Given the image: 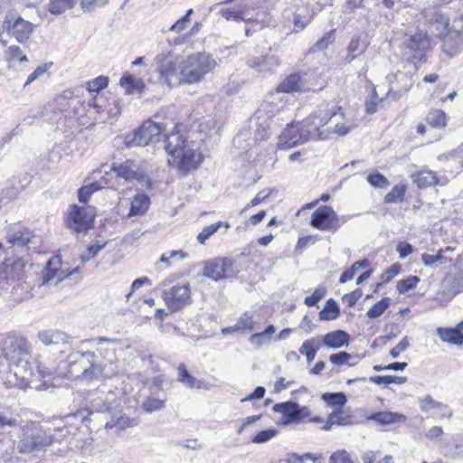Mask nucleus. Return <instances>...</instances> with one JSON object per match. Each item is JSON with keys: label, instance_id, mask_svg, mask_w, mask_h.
<instances>
[{"label": "nucleus", "instance_id": "1", "mask_svg": "<svg viewBox=\"0 0 463 463\" xmlns=\"http://www.w3.org/2000/svg\"><path fill=\"white\" fill-rule=\"evenodd\" d=\"M165 127L162 123H156L150 119L145 121L138 128L128 134L124 138L127 147L156 145L164 137V148L168 154V163L183 174L195 170L202 162V156L194 149L183 135L172 133L169 136L163 134Z\"/></svg>", "mask_w": 463, "mask_h": 463}, {"label": "nucleus", "instance_id": "2", "mask_svg": "<svg viewBox=\"0 0 463 463\" xmlns=\"http://www.w3.org/2000/svg\"><path fill=\"white\" fill-rule=\"evenodd\" d=\"M25 343L21 344V347L13 354V365L10 373L5 377L7 388L14 386L25 390L27 388L43 390L47 388L46 378H50V371L48 369H41L38 367L34 372L30 364V354L26 351Z\"/></svg>", "mask_w": 463, "mask_h": 463}, {"label": "nucleus", "instance_id": "3", "mask_svg": "<svg viewBox=\"0 0 463 463\" xmlns=\"http://www.w3.org/2000/svg\"><path fill=\"white\" fill-rule=\"evenodd\" d=\"M422 14L431 33L441 38L443 51L448 55L454 56L462 51L463 36L458 31L449 29V19L446 14L436 9H428Z\"/></svg>", "mask_w": 463, "mask_h": 463}, {"label": "nucleus", "instance_id": "4", "mask_svg": "<svg viewBox=\"0 0 463 463\" xmlns=\"http://www.w3.org/2000/svg\"><path fill=\"white\" fill-rule=\"evenodd\" d=\"M68 373L73 379L100 380L105 376V364L94 352H76L68 357Z\"/></svg>", "mask_w": 463, "mask_h": 463}, {"label": "nucleus", "instance_id": "5", "mask_svg": "<svg viewBox=\"0 0 463 463\" xmlns=\"http://www.w3.org/2000/svg\"><path fill=\"white\" fill-rule=\"evenodd\" d=\"M215 66V60L209 54L199 52L190 55L182 62L180 82L197 83Z\"/></svg>", "mask_w": 463, "mask_h": 463}, {"label": "nucleus", "instance_id": "6", "mask_svg": "<svg viewBox=\"0 0 463 463\" xmlns=\"http://www.w3.org/2000/svg\"><path fill=\"white\" fill-rule=\"evenodd\" d=\"M430 44V38L427 33L420 32L415 34H405L400 46L402 54L407 57L409 61L416 64L425 57Z\"/></svg>", "mask_w": 463, "mask_h": 463}, {"label": "nucleus", "instance_id": "7", "mask_svg": "<svg viewBox=\"0 0 463 463\" xmlns=\"http://www.w3.org/2000/svg\"><path fill=\"white\" fill-rule=\"evenodd\" d=\"M86 400L89 403L87 405L89 414L101 412L105 415L110 409H114L119 403L116 392L108 390L106 385H101L98 389L89 392Z\"/></svg>", "mask_w": 463, "mask_h": 463}, {"label": "nucleus", "instance_id": "8", "mask_svg": "<svg viewBox=\"0 0 463 463\" xmlns=\"http://www.w3.org/2000/svg\"><path fill=\"white\" fill-rule=\"evenodd\" d=\"M94 222V213L91 210L79 205H72L66 218V225L74 233L87 232Z\"/></svg>", "mask_w": 463, "mask_h": 463}, {"label": "nucleus", "instance_id": "9", "mask_svg": "<svg viewBox=\"0 0 463 463\" xmlns=\"http://www.w3.org/2000/svg\"><path fill=\"white\" fill-rule=\"evenodd\" d=\"M21 344H24V340L16 336H8L4 340L3 346L0 348V383L5 385V377L10 373L13 365V354L17 352L21 347Z\"/></svg>", "mask_w": 463, "mask_h": 463}, {"label": "nucleus", "instance_id": "10", "mask_svg": "<svg viewBox=\"0 0 463 463\" xmlns=\"http://www.w3.org/2000/svg\"><path fill=\"white\" fill-rule=\"evenodd\" d=\"M310 129L304 124L288 125L279 137V147L288 149L307 143L309 140Z\"/></svg>", "mask_w": 463, "mask_h": 463}, {"label": "nucleus", "instance_id": "11", "mask_svg": "<svg viewBox=\"0 0 463 463\" xmlns=\"http://www.w3.org/2000/svg\"><path fill=\"white\" fill-rule=\"evenodd\" d=\"M310 225L317 230L326 232H336L341 226L338 215L328 205L319 206L313 212Z\"/></svg>", "mask_w": 463, "mask_h": 463}, {"label": "nucleus", "instance_id": "12", "mask_svg": "<svg viewBox=\"0 0 463 463\" xmlns=\"http://www.w3.org/2000/svg\"><path fill=\"white\" fill-rule=\"evenodd\" d=\"M162 298L166 307L176 312L191 302V290L188 285H175L169 289H165Z\"/></svg>", "mask_w": 463, "mask_h": 463}, {"label": "nucleus", "instance_id": "13", "mask_svg": "<svg viewBox=\"0 0 463 463\" xmlns=\"http://www.w3.org/2000/svg\"><path fill=\"white\" fill-rule=\"evenodd\" d=\"M232 261L228 258H215L203 262V276L214 281L229 279L234 273Z\"/></svg>", "mask_w": 463, "mask_h": 463}, {"label": "nucleus", "instance_id": "14", "mask_svg": "<svg viewBox=\"0 0 463 463\" xmlns=\"http://www.w3.org/2000/svg\"><path fill=\"white\" fill-rule=\"evenodd\" d=\"M90 346H97L96 351L98 359L105 364H111L116 359V350L120 345V340L117 338H107L103 336L96 337L86 341Z\"/></svg>", "mask_w": 463, "mask_h": 463}, {"label": "nucleus", "instance_id": "15", "mask_svg": "<svg viewBox=\"0 0 463 463\" xmlns=\"http://www.w3.org/2000/svg\"><path fill=\"white\" fill-rule=\"evenodd\" d=\"M33 237L29 230L8 232L5 237L7 246L5 249L6 257L14 256L16 252L27 253L28 244L32 242Z\"/></svg>", "mask_w": 463, "mask_h": 463}, {"label": "nucleus", "instance_id": "16", "mask_svg": "<svg viewBox=\"0 0 463 463\" xmlns=\"http://www.w3.org/2000/svg\"><path fill=\"white\" fill-rule=\"evenodd\" d=\"M52 443V436L44 431L26 434L18 442L17 449L22 454L40 451Z\"/></svg>", "mask_w": 463, "mask_h": 463}, {"label": "nucleus", "instance_id": "17", "mask_svg": "<svg viewBox=\"0 0 463 463\" xmlns=\"http://www.w3.org/2000/svg\"><path fill=\"white\" fill-rule=\"evenodd\" d=\"M3 27L9 35L22 44L28 42L33 31V24L22 17H17L14 20L6 18Z\"/></svg>", "mask_w": 463, "mask_h": 463}, {"label": "nucleus", "instance_id": "18", "mask_svg": "<svg viewBox=\"0 0 463 463\" xmlns=\"http://www.w3.org/2000/svg\"><path fill=\"white\" fill-rule=\"evenodd\" d=\"M61 259L59 257L52 258L43 271V284L44 287L57 286L60 282L65 279L71 278L74 273L79 272V269L75 268L69 273H65L60 269Z\"/></svg>", "mask_w": 463, "mask_h": 463}, {"label": "nucleus", "instance_id": "19", "mask_svg": "<svg viewBox=\"0 0 463 463\" xmlns=\"http://www.w3.org/2000/svg\"><path fill=\"white\" fill-rule=\"evenodd\" d=\"M273 411L282 414V424L298 422L308 415V409L307 407H300L295 402L276 403L273 406Z\"/></svg>", "mask_w": 463, "mask_h": 463}, {"label": "nucleus", "instance_id": "20", "mask_svg": "<svg viewBox=\"0 0 463 463\" xmlns=\"http://www.w3.org/2000/svg\"><path fill=\"white\" fill-rule=\"evenodd\" d=\"M105 428L116 429L117 431L126 430L137 425L135 420H131L122 413L120 403H118L114 409H110L105 415Z\"/></svg>", "mask_w": 463, "mask_h": 463}, {"label": "nucleus", "instance_id": "21", "mask_svg": "<svg viewBox=\"0 0 463 463\" xmlns=\"http://www.w3.org/2000/svg\"><path fill=\"white\" fill-rule=\"evenodd\" d=\"M247 65L259 73H266L274 71L280 64L277 55L264 54L260 56H251L247 60Z\"/></svg>", "mask_w": 463, "mask_h": 463}, {"label": "nucleus", "instance_id": "22", "mask_svg": "<svg viewBox=\"0 0 463 463\" xmlns=\"http://www.w3.org/2000/svg\"><path fill=\"white\" fill-rule=\"evenodd\" d=\"M157 64V71L160 78L167 84L171 83V80L176 71V58L171 54H158L156 58Z\"/></svg>", "mask_w": 463, "mask_h": 463}, {"label": "nucleus", "instance_id": "23", "mask_svg": "<svg viewBox=\"0 0 463 463\" xmlns=\"http://www.w3.org/2000/svg\"><path fill=\"white\" fill-rule=\"evenodd\" d=\"M113 169L117 173V175L127 181L137 180L141 184L148 181L146 173L132 161L128 160Z\"/></svg>", "mask_w": 463, "mask_h": 463}, {"label": "nucleus", "instance_id": "24", "mask_svg": "<svg viewBox=\"0 0 463 463\" xmlns=\"http://www.w3.org/2000/svg\"><path fill=\"white\" fill-rule=\"evenodd\" d=\"M255 118L259 128H262L263 131L271 129L273 124L276 125L279 121L274 107L269 104L262 105L256 111Z\"/></svg>", "mask_w": 463, "mask_h": 463}, {"label": "nucleus", "instance_id": "25", "mask_svg": "<svg viewBox=\"0 0 463 463\" xmlns=\"http://www.w3.org/2000/svg\"><path fill=\"white\" fill-rule=\"evenodd\" d=\"M322 346H326L329 349H338L343 346H347L350 341V335L344 330L331 331L325 335H318Z\"/></svg>", "mask_w": 463, "mask_h": 463}, {"label": "nucleus", "instance_id": "26", "mask_svg": "<svg viewBox=\"0 0 463 463\" xmlns=\"http://www.w3.org/2000/svg\"><path fill=\"white\" fill-rule=\"evenodd\" d=\"M314 11L311 10L308 5H298L293 13V31L298 33L302 31L314 17Z\"/></svg>", "mask_w": 463, "mask_h": 463}, {"label": "nucleus", "instance_id": "27", "mask_svg": "<svg viewBox=\"0 0 463 463\" xmlns=\"http://www.w3.org/2000/svg\"><path fill=\"white\" fill-rule=\"evenodd\" d=\"M307 84L299 74L294 73L288 76L276 89L278 92L289 93L294 91H305Z\"/></svg>", "mask_w": 463, "mask_h": 463}, {"label": "nucleus", "instance_id": "28", "mask_svg": "<svg viewBox=\"0 0 463 463\" xmlns=\"http://www.w3.org/2000/svg\"><path fill=\"white\" fill-rule=\"evenodd\" d=\"M22 187L17 184V179L13 177L0 185V208L13 201L21 192Z\"/></svg>", "mask_w": 463, "mask_h": 463}, {"label": "nucleus", "instance_id": "29", "mask_svg": "<svg viewBox=\"0 0 463 463\" xmlns=\"http://www.w3.org/2000/svg\"><path fill=\"white\" fill-rule=\"evenodd\" d=\"M150 198L146 194H137L133 196L128 217L142 216L149 209Z\"/></svg>", "mask_w": 463, "mask_h": 463}, {"label": "nucleus", "instance_id": "30", "mask_svg": "<svg viewBox=\"0 0 463 463\" xmlns=\"http://www.w3.org/2000/svg\"><path fill=\"white\" fill-rule=\"evenodd\" d=\"M367 420H373L381 425L403 422L406 417L403 414L391 411H379L371 414Z\"/></svg>", "mask_w": 463, "mask_h": 463}, {"label": "nucleus", "instance_id": "31", "mask_svg": "<svg viewBox=\"0 0 463 463\" xmlns=\"http://www.w3.org/2000/svg\"><path fill=\"white\" fill-rule=\"evenodd\" d=\"M420 409L422 411H429L433 409L440 411V418H450L452 415L451 411L447 405L435 401L430 395H427L420 400Z\"/></svg>", "mask_w": 463, "mask_h": 463}, {"label": "nucleus", "instance_id": "32", "mask_svg": "<svg viewBox=\"0 0 463 463\" xmlns=\"http://www.w3.org/2000/svg\"><path fill=\"white\" fill-rule=\"evenodd\" d=\"M322 347V344L320 341V337L315 336L309 339H307L303 342L301 346L299 347V353L302 355H305L307 358V364H310L316 357L317 351Z\"/></svg>", "mask_w": 463, "mask_h": 463}, {"label": "nucleus", "instance_id": "33", "mask_svg": "<svg viewBox=\"0 0 463 463\" xmlns=\"http://www.w3.org/2000/svg\"><path fill=\"white\" fill-rule=\"evenodd\" d=\"M11 260L9 257L6 259V265L10 266L11 272L17 279H22L27 270V268H31L32 265L30 263V260L27 255L22 254L21 257H18L14 261L10 262Z\"/></svg>", "mask_w": 463, "mask_h": 463}, {"label": "nucleus", "instance_id": "34", "mask_svg": "<svg viewBox=\"0 0 463 463\" xmlns=\"http://www.w3.org/2000/svg\"><path fill=\"white\" fill-rule=\"evenodd\" d=\"M119 83L128 94L138 93L144 88V82L140 79H137L129 73L124 74L121 77Z\"/></svg>", "mask_w": 463, "mask_h": 463}, {"label": "nucleus", "instance_id": "35", "mask_svg": "<svg viewBox=\"0 0 463 463\" xmlns=\"http://www.w3.org/2000/svg\"><path fill=\"white\" fill-rule=\"evenodd\" d=\"M438 335L443 342L452 345L463 344V333L457 327L455 328H438Z\"/></svg>", "mask_w": 463, "mask_h": 463}, {"label": "nucleus", "instance_id": "36", "mask_svg": "<svg viewBox=\"0 0 463 463\" xmlns=\"http://www.w3.org/2000/svg\"><path fill=\"white\" fill-rule=\"evenodd\" d=\"M419 188H427L439 184L436 173L430 170L420 171L414 180Z\"/></svg>", "mask_w": 463, "mask_h": 463}, {"label": "nucleus", "instance_id": "37", "mask_svg": "<svg viewBox=\"0 0 463 463\" xmlns=\"http://www.w3.org/2000/svg\"><path fill=\"white\" fill-rule=\"evenodd\" d=\"M177 370H178V376H177L178 382H180L181 383H183L184 385H185L186 387H189L191 389H193V388L199 389L202 387V383L200 381H198L197 379H195L194 376H192L188 373V371L184 364H179Z\"/></svg>", "mask_w": 463, "mask_h": 463}, {"label": "nucleus", "instance_id": "38", "mask_svg": "<svg viewBox=\"0 0 463 463\" xmlns=\"http://www.w3.org/2000/svg\"><path fill=\"white\" fill-rule=\"evenodd\" d=\"M339 313L340 309L336 302L333 298H330L326 302L324 308L319 312V318L326 321L334 320L339 316Z\"/></svg>", "mask_w": 463, "mask_h": 463}, {"label": "nucleus", "instance_id": "39", "mask_svg": "<svg viewBox=\"0 0 463 463\" xmlns=\"http://www.w3.org/2000/svg\"><path fill=\"white\" fill-rule=\"evenodd\" d=\"M274 332L275 326L273 325H269L265 331L251 335L249 341L256 346H261L262 345L269 342Z\"/></svg>", "mask_w": 463, "mask_h": 463}, {"label": "nucleus", "instance_id": "40", "mask_svg": "<svg viewBox=\"0 0 463 463\" xmlns=\"http://www.w3.org/2000/svg\"><path fill=\"white\" fill-rule=\"evenodd\" d=\"M330 128H327L326 129H321L320 127L316 128L317 135L318 139H325L329 133L333 132L335 134H338L340 136H345L349 133L351 130V127L346 126L345 123H335V128L333 130L329 129Z\"/></svg>", "mask_w": 463, "mask_h": 463}, {"label": "nucleus", "instance_id": "41", "mask_svg": "<svg viewBox=\"0 0 463 463\" xmlns=\"http://www.w3.org/2000/svg\"><path fill=\"white\" fill-rule=\"evenodd\" d=\"M322 400L332 407H343L347 402L344 392H326L322 395Z\"/></svg>", "mask_w": 463, "mask_h": 463}, {"label": "nucleus", "instance_id": "42", "mask_svg": "<svg viewBox=\"0 0 463 463\" xmlns=\"http://www.w3.org/2000/svg\"><path fill=\"white\" fill-rule=\"evenodd\" d=\"M77 0H50L49 11L54 14L64 13L67 9L72 8Z\"/></svg>", "mask_w": 463, "mask_h": 463}, {"label": "nucleus", "instance_id": "43", "mask_svg": "<svg viewBox=\"0 0 463 463\" xmlns=\"http://www.w3.org/2000/svg\"><path fill=\"white\" fill-rule=\"evenodd\" d=\"M427 122L433 128L446 126V114L441 109H431L427 116Z\"/></svg>", "mask_w": 463, "mask_h": 463}, {"label": "nucleus", "instance_id": "44", "mask_svg": "<svg viewBox=\"0 0 463 463\" xmlns=\"http://www.w3.org/2000/svg\"><path fill=\"white\" fill-rule=\"evenodd\" d=\"M391 304V298H383L380 301H378L376 304L373 306L367 312L366 316L369 318H377L381 317L384 311L389 307Z\"/></svg>", "mask_w": 463, "mask_h": 463}, {"label": "nucleus", "instance_id": "45", "mask_svg": "<svg viewBox=\"0 0 463 463\" xmlns=\"http://www.w3.org/2000/svg\"><path fill=\"white\" fill-rule=\"evenodd\" d=\"M368 380L371 383H376V384H390V383H397V384H402L406 383L407 379L406 377H401V376H393V375H375L371 376L368 378Z\"/></svg>", "mask_w": 463, "mask_h": 463}, {"label": "nucleus", "instance_id": "46", "mask_svg": "<svg viewBox=\"0 0 463 463\" xmlns=\"http://www.w3.org/2000/svg\"><path fill=\"white\" fill-rule=\"evenodd\" d=\"M5 60L11 63L16 60H19L22 62L27 61L28 59L26 55L23 54V52L19 46L11 45L5 52Z\"/></svg>", "mask_w": 463, "mask_h": 463}, {"label": "nucleus", "instance_id": "47", "mask_svg": "<svg viewBox=\"0 0 463 463\" xmlns=\"http://www.w3.org/2000/svg\"><path fill=\"white\" fill-rule=\"evenodd\" d=\"M222 225H223L222 222H217L204 227L203 230L197 236L198 241L200 243H204L205 241L208 238H210L213 234H214ZM224 225L226 228L230 227V224L228 222H225Z\"/></svg>", "mask_w": 463, "mask_h": 463}, {"label": "nucleus", "instance_id": "48", "mask_svg": "<svg viewBox=\"0 0 463 463\" xmlns=\"http://www.w3.org/2000/svg\"><path fill=\"white\" fill-rule=\"evenodd\" d=\"M335 41V31L331 30L326 33L310 49L311 52H320L328 48Z\"/></svg>", "mask_w": 463, "mask_h": 463}, {"label": "nucleus", "instance_id": "49", "mask_svg": "<svg viewBox=\"0 0 463 463\" xmlns=\"http://www.w3.org/2000/svg\"><path fill=\"white\" fill-rule=\"evenodd\" d=\"M420 282V278L417 276H409L405 279H401L397 282V289L401 294H405L409 290L416 288Z\"/></svg>", "mask_w": 463, "mask_h": 463}, {"label": "nucleus", "instance_id": "50", "mask_svg": "<svg viewBox=\"0 0 463 463\" xmlns=\"http://www.w3.org/2000/svg\"><path fill=\"white\" fill-rule=\"evenodd\" d=\"M165 399L149 397L143 402L142 409L148 413H152L162 410L165 407Z\"/></svg>", "mask_w": 463, "mask_h": 463}, {"label": "nucleus", "instance_id": "51", "mask_svg": "<svg viewBox=\"0 0 463 463\" xmlns=\"http://www.w3.org/2000/svg\"><path fill=\"white\" fill-rule=\"evenodd\" d=\"M404 194V186L394 185L392 190L385 195L384 202L387 203L401 202L403 200Z\"/></svg>", "mask_w": 463, "mask_h": 463}, {"label": "nucleus", "instance_id": "52", "mask_svg": "<svg viewBox=\"0 0 463 463\" xmlns=\"http://www.w3.org/2000/svg\"><path fill=\"white\" fill-rule=\"evenodd\" d=\"M194 13L192 8L188 9L185 15L178 19L169 29V31L179 33L185 30L191 22L190 16Z\"/></svg>", "mask_w": 463, "mask_h": 463}, {"label": "nucleus", "instance_id": "53", "mask_svg": "<svg viewBox=\"0 0 463 463\" xmlns=\"http://www.w3.org/2000/svg\"><path fill=\"white\" fill-rule=\"evenodd\" d=\"M401 269L402 267L399 263H394L389 269L384 270L381 275V282L377 284V288L383 284L390 282L395 276L400 273Z\"/></svg>", "mask_w": 463, "mask_h": 463}, {"label": "nucleus", "instance_id": "54", "mask_svg": "<svg viewBox=\"0 0 463 463\" xmlns=\"http://www.w3.org/2000/svg\"><path fill=\"white\" fill-rule=\"evenodd\" d=\"M109 84V79L105 76H99L88 82V90L90 92H99Z\"/></svg>", "mask_w": 463, "mask_h": 463}, {"label": "nucleus", "instance_id": "55", "mask_svg": "<svg viewBox=\"0 0 463 463\" xmlns=\"http://www.w3.org/2000/svg\"><path fill=\"white\" fill-rule=\"evenodd\" d=\"M367 181L374 187L383 188L389 185L387 178L379 172L368 175Z\"/></svg>", "mask_w": 463, "mask_h": 463}, {"label": "nucleus", "instance_id": "56", "mask_svg": "<svg viewBox=\"0 0 463 463\" xmlns=\"http://www.w3.org/2000/svg\"><path fill=\"white\" fill-rule=\"evenodd\" d=\"M277 434V430L275 429H268L260 431L257 433L252 439L253 443L261 444L270 440Z\"/></svg>", "mask_w": 463, "mask_h": 463}, {"label": "nucleus", "instance_id": "57", "mask_svg": "<svg viewBox=\"0 0 463 463\" xmlns=\"http://www.w3.org/2000/svg\"><path fill=\"white\" fill-rule=\"evenodd\" d=\"M236 329L241 330H252L254 328V322L252 317L248 313H244L238 319L235 325Z\"/></svg>", "mask_w": 463, "mask_h": 463}, {"label": "nucleus", "instance_id": "58", "mask_svg": "<svg viewBox=\"0 0 463 463\" xmlns=\"http://www.w3.org/2000/svg\"><path fill=\"white\" fill-rule=\"evenodd\" d=\"M329 463H354L348 452L345 449H339L334 452L329 458Z\"/></svg>", "mask_w": 463, "mask_h": 463}, {"label": "nucleus", "instance_id": "59", "mask_svg": "<svg viewBox=\"0 0 463 463\" xmlns=\"http://www.w3.org/2000/svg\"><path fill=\"white\" fill-rule=\"evenodd\" d=\"M326 290L324 288H318L315 289L311 296L305 298V304L308 307L317 305L326 296Z\"/></svg>", "mask_w": 463, "mask_h": 463}, {"label": "nucleus", "instance_id": "60", "mask_svg": "<svg viewBox=\"0 0 463 463\" xmlns=\"http://www.w3.org/2000/svg\"><path fill=\"white\" fill-rule=\"evenodd\" d=\"M442 250H440L437 254H429L423 253L421 254V260L426 267H433L438 261L442 260L444 259L442 255Z\"/></svg>", "mask_w": 463, "mask_h": 463}, {"label": "nucleus", "instance_id": "61", "mask_svg": "<svg viewBox=\"0 0 463 463\" xmlns=\"http://www.w3.org/2000/svg\"><path fill=\"white\" fill-rule=\"evenodd\" d=\"M352 357L351 354L346 352H339L336 354H333L329 356V361L336 365H342L348 362V360Z\"/></svg>", "mask_w": 463, "mask_h": 463}, {"label": "nucleus", "instance_id": "62", "mask_svg": "<svg viewBox=\"0 0 463 463\" xmlns=\"http://www.w3.org/2000/svg\"><path fill=\"white\" fill-rule=\"evenodd\" d=\"M409 346H410V340H409L408 336H404L398 343V345L391 350L390 354L392 358H398L400 356V354L402 352H404L405 350H407V348Z\"/></svg>", "mask_w": 463, "mask_h": 463}, {"label": "nucleus", "instance_id": "63", "mask_svg": "<svg viewBox=\"0 0 463 463\" xmlns=\"http://www.w3.org/2000/svg\"><path fill=\"white\" fill-rule=\"evenodd\" d=\"M363 291L360 288H356L354 291L347 293L344 296V301L349 306L353 307L362 298Z\"/></svg>", "mask_w": 463, "mask_h": 463}, {"label": "nucleus", "instance_id": "64", "mask_svg": "<svg viewBox=\"0 0 463 463\" xmlns=\"http://www.w3.org/2000/svg\"><path fill=\"white\" fill-rule=\"evenodd\" d=\"M293 459L295 463H321L320 458L311 453L295 455L293 456Z\"/></svg>", "mask_w": 463, "mask_h": 463}]
</instances>
